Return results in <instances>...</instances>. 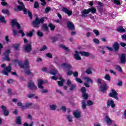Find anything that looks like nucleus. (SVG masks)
Instances as JSON below:
<instances>
[{
    "label": "nucleus",
    "mask_w": 126,
    "mask_h": 126,
    "mask_svg": "<svg viewBox=\"0 0 126 126\" xmlns=\"http://www.w3.org/2000/svg\"><path fill=\"white\" fill-rule=\"evenodd\" d=\"M11 26L13 28L14 26H16L18 29H21V26L19 24L18 22H16V19L12 20L11 21Z\"/></svg>",
    "instance_id": "9b49d317"
},
{
    "label": "nucleus",
    "mask_w": 126,
    "mask_h": 126,
    "mask_svg": "<svg viewBox=\"0 0 126 126\" xmlns=\"http://www.w3.org/2000/svg\"><path fill=\"white\" fill-rule=\"evenodd\" d=\"M48 48L47 47V46L44 45L43 46V47L40 49V52H42L43 51H45V50H47Z\"/></svg>",
    "instance_id": "052dcab7"
},
{
    "label": "nucleus",
    "mask_w": 126,
    "mask_h": 126,
    "mask_svg": "<svg viewBox=\"0 0 126 126\" xmlns=\"http://www.w3.org/2000/svg\"><path fill=\"white\" fill-rule=\"evenodd\" d=\"M86 91H87L86 88H85V87L81 88V92L82 94H84L86 93Z\"/></svg>",
    "instance_id": "79ce46f5"
},
{
    "label": "nucleus",
    "mask_w": 126,
    "mask_h": 126,
    "mask_svg": "<svg viewBox=\"0 0 126 126\" xmlns=\"http://www.w3.org/2000/svg\"><path fill=\"white\" fill-rule=\"evenodd\" d=\"M27 86L29 89H30V90H32V91H35L36 89H37V86H36L35 83L33 82L28 83Z\"/></svg>",
    "instance_id": "39448f33"
},
{
    "label": "nucleus",
    "mask_w": 126,
    "mask_h": 126,
    "mask_svg": "<svg viewBox=\"0 0 126 126\" xmlns=\"http://www.w3.org/2000/svg\"><path fill=\"white\" fill-rule=\"evenodd\" d=\"M48 27L50 28L51 31H54V30H55V28H56V26H55V25H53L51 23L49 24Z\"/></svg>",
    "instance_id": "c85d7f7f"
},
{
    "label": "nucleus",
    "mask_w": 126,
    "mask_h": 126,
    "mask_svg": "<svg viewBox=\"0 0 126 126\" xmlns=\"http://www.w3.org/2000/svg\"><path fill=\"white\" fill-rule=\"evenodd\" d=\"M82 94V97L85 100H87V99H88L89 95L88 94L85 93Z\"/></svg>",
    "instance_id": "a18cd8bd"
},
{
    "label": "nucleus",
    "mask_w": 126,
    "mask_h": 126,
    "mask_svg": "<svg viewBox=\"0 0 126 126\" xmlns=\"http://www.w3.org/2000/svg\"><path fill=\"white\" fill-rule=\"evenodd\" d=\"M50 74L52 75H56L58 73V71L55 69H52V71L50 72Z\"/></svg>",
    "instance_id": "c9c22d12"
},
{
    "label": "nucleus",
    "mask_w": 126,
    "mask_h": 126,
    "mask_svg": "<svg viewBox=\"0 0 126 126\" xmlns=\"http://www.w3.org/2000/svg\"><path fill=\"white\" fill-rule=\"evenodd\" d=\"M112 2H114L115 4H116V5H121V4H122L120 0H112Z\"/></svg>",
    "instance_id": "2f4dec72"
},
{
    "label": "nucleus",
    "mask_w": 126,
    "mask_h": 126,
    "mask_svg": "<svg viewBox=\"0 0 126 126\" xmlns=\"http://www.w3.org/2000/svg\"><path fill=\"white\" fill-rule=\"evenodd\" d=\"M37 82H38V88L39 89H41V90H43V89H44V86H43V84L44 83V80L42 79H38Z\"/></svg>",
    "instance_id": "ddd939ff"
},
{
    "label": "nucleus",
    "mask_w": 126,
    "mask_h": 126,
    "mask_svg": "<svg viewBox=\"0 0 126 126\" xmlns=\"http://www.w3.org/2000/svg\"><path fill=\"white\" fill-rule=\"evenodd\" d=\"M75 80L76 81H77V82H78V83H83V81H82V80H81V79L79 78H76Z\"/></svg>",
    "instance_id": "5fc2aeb1"
},
{
    "label": "nucleus",
    "mask_w": 126,
    "mask_h": 126,
    "mask_svg": "<svg viewBox=\"0 0 126 126\" xmlns=\"http://www.w3.org/2000/svg\"><path fill=\"white\" fill-rule=\"evenodd\" d=\"M59 40V37L57 36H55L52 38V42L53 43H55V42H57Z\"/></svg>",
    "instance_id": "6e6d98bb"
},
{
    "label": "nucleus",
    "mask_w": 126,
    "mask_h": 126,
    "mask_svg": "<svg viewBox=\"0 0 126 126\" xmlns=\"http://www.w3.org/2000/svg\"><path fill=\"white\" fill-rule=\"evenodd\" d=\"M85 80H86L87 82H91V83H93V80L91 79L88 77H86L84 78Z\"/></svg>",
    "instance_id": "f704fd0d"
},
{
    "label": "nucleus",
    "mask_w": 126,
    "mask_h": 126,
    "mask_svg": "<svg viewBox=\"0 0 126 126\" xmlns=\"http://www.w3.org/2000/svg\"><path fill=\"white\" fill-rule=\"evenodd\" d=\"M28 13L29 17L30 18V19H32L33 18V15H32V12H31L30 10H28Z\"/></svg>",
    "instance_id": "8fccbe9b"
},
{
    "label": "nucleus",
    "mask_w": 126,
    "mask_h": 126,
    "mask_svg": "<svg viewBox=\"0 0 126 126\" xmlns=\"http://www.w3.org/2000/svg\"><path fill=\"white\" fill-rule=\"evenodd\" d=\"M61 66H62V68L64 69V70L68 71L67 72V76L69 75H71V74H73V72L70 70V69L72 68V66H71V65H70L68 63H62Z\"/></svg>",
    "instance_id": "7ed1b4c3"
},
{
    "label": "nucleus",
    "mask_w": 126,
    "mask_h": 126,
    "mask_svg": "<svg viewBox=\"0 0 126 126\" xmlns=\"http://www.w3.org/2000/svg\"><path fill=\"white\" fill-rule=\"evenodd\" d=\"M33 104L31 102H26L25 105L23 106V110H25V109H29L32 106Z\"/></svg>",
    "instance_id": "412c9836"
},
{
    "label": "nucleus",
    "mask_w": 126,
    "mask_h": 126,
    "mask_svg": "<svg viewBox=\"0 0 126 126\" xmlns=\"http://www.w3.org/2000/svg\"><path fill=\"white\" fill-rule=\"evenodd\" d=\"M50 108L51 110H52V111H55V110H56V109H57V105H56L55 104H52L50 106Z\"/></svg>",
    "instance_id": "c03bdc74"
},
{
    "label": "nucleus",
    "mask_w": 126,
    "mask_h": 126,
    "mask_svg": "<svg viewBox=\"0 0 126 126\" xmlns=\"http://www.w3.org/2000/svg\"><path fill=\"white\" fill-rule=\"evenodd\" d=\"M110 107H111V108H113L116 107L115 102H114V100H113V99H108L107 102V108H110Z\"/></svg>",
    "instance_id": "1a4fd4ad"
},
{
    "label": "nucleus",
    "mask_w": 126,
    "mask_h": 126,
    "mask_svg": "<svg viewBox=\"0 0 126 126\" xmlns=\"http://www.w3.org/2000/svg\"><path fill=\"white\" fill-rule=\"evenodd\" d=\"M116 69L119 71V72H123V69L121 67V66L118 65L116 67Z\"/></svg>",
    "instance_id": "ea45409f"
},
{
    "label": "nucleus",
    "mask_w": 126,
    "mask_h": 126,
    "mask_svg": "<svg viewBox=\"0 0 126 126\" xmlns=\"http://www.w3.org/2000/svg\"><path fill=\"white\" fill-rule=\"evenodd\" d=\"M59 80L60 81L58 82L59 86H63V83L64 82V79L63 78V77H62V75L60 76Z\"/></svg>",
    "instance_id": "aec40b11"
},
{
    "label": "nucleus",
    "mask_w": 126,
    "mask_h": 126,
    "mask_svg": "<svg viewBox=\"0 0 126 126\" xmlns=\"http://www.w3.org/2000/svg\"><path fill=\"white\" fill-rule=\"evenodd\" d=\"M62 10L65 13H66L68 15V16H70L72 15V11H70L67 9L66 7H63L62 8Z\"/></svg>",
    "instance_id": "4468645a"
},
{
    "label": "nucleus",
    "mask_w": 126,
    "mask_h": 126,
    "mask_svg": "<svg viewBox=\"0 0 126 126\" xmlns=\"http://www.w3.org/2000/svg\"><path fill=\"white\" fill-rule=\"evenodd\" d=\"M18 3L19 4H20V5L17 6V9L18 10H19V11H21V10H23V8L25 7V6L24 5L23 2H21L19 0H18Z\"/></svg>",
    "instance_id": "dca6fc26"
},
{
    "label": "nucleus",
    "mask_w": 126,
    "mask_h": 126,
    "mask_svg": "<svg viewBox=\"0 0 126 126\" xmlns=\"http://www.w3.org/2000/svg\"><path fill=\"white\" fill-rule=\"evenodd\" d=\"M51 10V7H47L45 8V13H49V11Z\"/></svg>",
    "instance_id": "69168bd1"
},
{
    "label": "nucleus",
    "mask_w": 126,
    "mask_h": 126,
    "mask_svg": "<svg viewBox=\"0 0 126 126\" xmlns=\"http://www.w3.org/2000/svg\"><path fill=\"white\" fill-rule=\"evenodd\" d=\"M118 95L119 94L116 92V90L114 89H112L111 92L109 94V97L112 98H115L116 100H119V97H118Z\"/></svg>",
    "instance_id": "20e7f679"
},
{
    "label": "nucleus",
    "mask_w": 126,
    "mask_h": 126,
    "mask_svg": "<svg viewBox=\"0 0 126 126\" xmlns=\"http://www.w3.org/2000/svg\"><path fill=\"white\" fill-rule=\"evenodd\" d=\"M1 109L3 112V114L5 117H7L9 115V111L7 110V108L4 105L1 106Z\"/></svg>",
    "instance_id": "9d476101"
},
{
    "label": "nucleus",
    "mask_w": 126,
    "mask_h": 126,
    "mask_svg": "<svg viewBox=\"0 0 126 126\" xmlns=\"http://www.w3.org/2000/svg\"><path fill=\"white\" fill-rule=\"evenodd\" d=\"M60 48H62V49H63V50H65L66 52H69V49H68V47L63 45V44H60L59 45Z\"/></svg>",
    "instance_id": "cd10ccee"
},
{
    "label": "nucleus",
    "mask_w": 126,
    "mask_h": 126,
    "mask_svg": "<svg viewBox=\"0 0 126 126\" xmlns=\"http://www.w3.org/2000/svg\"><path fill=\"white\" fill-rule=\"evenodd\" d=\"M25 50L27 53H30L32 51V44L31 43H28L25 45Z\"/></svg>",
    "instance_id": "f8f14e48"
},
{
    "label": "nucleus",
    "mask_w": 126,
    "mask_h": 126,
    "mask_svg": "<svg viewBox=\"0 0 126 126\" xmlns=\"http://www.w3.org/2000/svg\"><path fill=\"white\" fill-rule=\"evenodd\" d=\"M107 90H108L107 84L105 83H102V84L99 87V91H100V92H103V93H106V91H107Z\"/></svg>",
    "instance_id": "423d86ee"
},
{
    "label": "nucleus",
    "mask_w": 126,
    "mask_h": 126,
    "mask_svg": "<svg viewBox=\"0 0 126 126\" xmlns=\"http://www.w3.org/2000/svg\"><path fill=\"white\" fill-rule=\"evenodd\" d=\"M66 85L69 87H70L71 86V81H70V80L69 79L67 80Z\"/></svg>",
    "instance_id": "680f3d73"
},
{
    "label": "nucleus",
    "mask_w": 126,
    "mask_h": 126,
    "mask_svg": "<svg viewBox=\"0 0 126 126\" xmlns=\"http://www.w3.org/2000/svg\"><path fill=\"white\" fill-rule=\"evenodd\" d=\"M73 115L75 118L78 119V118H80V112L78 111H75L73 113Z\"/></svg>",
    "instance_id": "7c9ffc66"
},
{
    "label": "nucleus",
    "mask_w": 126,
    "mask_h": 126,
    "mask_svg": "<svg viewBox=\"0 0 126 126\" xmlns=\"http://www.w3.org/2000/svg\"><path fill=\"white\" fill-rule=\"evenodd\" d=\"M121 63H126V54H123L119 57Z\"/></svg>",
    "instance_id": "6ab92c4d"
},
{
    "label": "nucleus",
    "mask_w": 126,
    "mask_h": 126,
    "mask_svg": "<svg viewBox=\"0 0 126 126\" xmlns=\"http://www.w3.org/2000/svg\"><path fill=\"white\" fill-rule=\"evenodd\" d=\"M12 69L11 65L10 64L8 66L5 67L3 70V73L5 75H8V73L11 72Z\"/></svg>",
    "instance_id": "6e6552de"
},
{
    "label": "nucleus",
    "mask_w": 126,
    "mask_h": 126,
    "mask_svg": "<svg viewBox=\"0 0 126 126\" xmlns=\"http://www.w3.org/2000/svg\"><path fill=\"white\" fill-rule=\"evenodd\" d=\"M73 76L74 77H76V78H77L78 77V72L75 71L74 73H73Z\"/></svg>",
    "instance_id": "0e129e2a"
},
{
    "label": "nucleus",
    "mask_w": 126,
    "mask_h": 126,
    "mask_svg": "<svg viewBox=\"0 0 126 126\" xmlns=\"http://www.w3.org/2000/svg\"><path fill=\"white\" fill-rule=\"evenodd\" d=\"M39 7V3H38V1H35L34 5V8H38Z\"/></svg>",
    "instance_id": "13d9d810"
},
{
    "label": "nucleus",
    "mask_w": 126,
    "mask_h": 126,
    "mask_svg": "<svg viewBox=\"0 0 126 126\" xmlns=\"http://www.w3.org/2000/svg\"><path fill=\"white\" fill-rule=\"evenodd\" d=\"M20 47V45L19 43L14 44L12 45V48L15 50V51H19V48Z\"/></svg>",
    "instance_id": "a878e982"
},
{
    "label": "nucleus",
    "mask_w": 126,
    "mask_h": 126,
    "mask_svg": "<svg viewBox=\"0 0 126 126\" xmlns=\"http://www.w3.org/2000/svg\"><path fill=\"white\" fill-rule=\"evenodd\" d=\"M67 119L70 123H72V117H71V115H67Z\"/></svg>",
    "instance_id": "603ef678"
},
{
    "label": "nucleus",
    "mask_w": 126,
    "mask_h": 126,
    "mask_svg": "<svg viewBox=\"0 0 126 126\" xmlns=\"http://www.w3.org/2000/svg\"><path fill=\"white\" fill-rule=\"evenodd\" d=\"M117 31L119 33H125L126 31V29H124L123 27L121 26L117 28Z\"/></svg>",
    "instance_id": "393cba45"
},
{
    "label": "nucleus",
    "mask_w": 126,
    "mask_h": 126,
    "mask_svg": "<svg viewBox=\"0 0 126 126\" xmlns=\"http://www.w3.org/2000/svg\"><path fill=\"white\" fill-rule=\"evenodd\" d=\"M90 13L89 10L88 9H84L82 11V17H86L87 16V14Z\"/></svg>",
    "instance_id": "4be33fe9"
},
{
    "label": "nucleus",
    "mask_w": 126,
    "mask_h": 126,
    "mask_svg": "<svg viewBox=\"0 0 126 126\" xmlns=\"http://www.w3.org/2000/svg\"><path fill=\"white\" fill-rule=\"evenodd\" d=\"M80 54L81 56H82L83 57H87V58H88V57H89V56H90V53H89V52H87L85 51H80Z\"/></svg>",
    "instance_id": "b1692460"
},
{
    "label": "nucleus",
    "mask_w": 126,
    "mask_h": 126,
    "mask_svg": "<svg viewBox=\"0 0 126 126\" xmlns=\"http://www.w3.org/2000/svg\"><path fill=\"white\" fill-rule=\"evenodd\" d=\"M42 28L45 30V31H49V28L47 24H44L42 25Z\"/></svg>",
    "instance_id": "4c0bfd02"
},
{
    "label": "nucleus",
    "mask_w": 126,
    "mask_h": 126,
    "mask_svg": "<svg viewBox=\"0 0 126 126\" xmlns=\"http://www.w3.org/2000/svg\"><path fill=\"white\" fill-rule=\"evenodd\" d=\"M104 120L107 125H112L113 121H112V120L110 119V117H109V116H106Z\"/></svg>",
    "instance_id": "5701e85b"
},
{
    "label": "nucleus",
    "mask_w": 126,
    "mask_h": 126,
    "mask_svg": "<svg viewBox=\"0 0 126 126\" xmlns=\"http://www.w3.org/2000/svg\"><path fill=\"white\" fill-rule=\"evenodd\" d=\"M37 35L38 37H43V36H44V33H43L42 32L38 31H37Z\"/></svg>",
    "instance_id": "49530a36"
},
{
    "label": "nucleus",
    "mask_w": 126,
    "mask_h": 126,
    "mask_svg": "<svg viewBox=\"0 0 126 126\" xmlns=\"http://www.w3.org/2000/svg\"><path fill=\"white\" fill-rule=\"evenodd\" d=\"M74 58L77 61H81V57L79 56V53L77 51H75V54L74 55Z\"/></svg>",
    "instance_id": "a211bd4d"
},
{
    "label": "nucleus",
    "mask_w": 126,
    "mask_h": 126,
    "mask_svg": "<svg viewBox=\"0 0 126 126\" xmlns=\"http://www.w3.org/2000/svg\"><path fill=\"white\" fill-rule=\"evenodd\" d=\"M35 17L36 18H35L34 20L32 22V25L34 28H39V27H40V24H43V23L45 22V18L43 17L39 19L37 15H35Z\"/></svg>",
    "instance_id": "f03ea898"
},
{
    "label": "nucleus",
    "mask_w": 126,
    "mask_h": 126,
    "mask_svg": "<svg viewBox=\"0 0 126 126\" xmlns=\"http://www.w3.org/2000/svg\"><path fill=\"white\" fill-rule=\"evenodd\" d=\"M88 10L90 13L92 12V13H93V14L96 13V10L94 7H92V8H89Z\"/></svg>",
    "instance_id": "473e14b6"
},
{
    "label": "nucleus",
    "mask_w": 126,
    "mask_h": 126,
    "mask_svg": "<svg viewBox=\"0 0 126 126\" xmlns=\"http://www.w3.org/2000/svg\"><path fill=\"white\" fill-rule=\"evenodd\" d=\"M16 123L17 125H21V118L20 117V116H18L16 118Z\"/></svg>",
    "instance_id": "c756f323"
},
{
    "label": "nucleus",
    "mask_w": 126,
    "mask_h": 126,
    "mask_svg": "<svg viewBox=\"0 0 126 126\" xmlns=\"http://www.w3.org/2000/svg\"><path fill=\"white\" fill-rule=\"evenodd\" d=\"M46 56L47 58H49V59H53V55L51 53H47Z\"/></svg>",
    "instance_id": "bf43d9fd"
},
{
    "label": "nucleus",
    "mask_w": 126,
    "mask_h": 126,
    "mask_svg": "<svg viewBox=\"0 0 126 126\" xmlns=\"http://www.w3.org/2000/svg\"><path fill=\"white\" fill-rule=\"evenodd\" d=\"M87 104L88 106H92L93 104H94V102H93L92 101L89 100L87 102Z\"/></svg>",
    "instance_id": "3c124183"
},
{
    "label": "nucleus",
    "mask_w": 126,
    "mask_h": 126,
    "mask_svg": "<svg viewBox=\"0 0 126 126\" xmlns=\"http://www.w3.org/2000/svg\"><path fill=\"white\" fill-rule=\"evenodd\" d=\"M2 12L3 14H7V15H9V11L7 9H2Z\"/></svg>",
    "instance_id": "e433bc0d"
},
{
    "label": "nucleus",
    "mask_w": 126,
    "mask_h": 126,
    "mask_svg": "<svg viewBox=\"0 0 126 126\" xmlns=\"http://www.w3.org/2000/svg\"><path fill=\"white\" fill-rule=\"evenodd\" d=\"M70 88V91H73L76 88V85L71 84Z\"/></svg>",
    "instance_id": "58836bf2"
},
{
    "label": "nucleus",
    "mask_w": 126,
    "mask_h": 126,
    "mask_svg": "<svg viewBox=\"0 0 126 126\" xmlns=\"http://www.w3.org/2000/svg\"><path fill=\"white\" fill-rule=\"evenodd\" d=\"M14 63H18L19 66H20L21 68L25 69L24 72L28 75L32 74L31 71H30V65L29 63V61L28 59H26L24 62V63H21V61H18V59H14L12 61Z\"/></svg>",
    "instance_id": "f257e3e1"
},
{
    "label": "nucleus",
    "mask_w": 126,
    "mask_h": 126,
    "mask_svg": "<svg viewBox=\"0 0 126 126\" xmlns=\"http://www.w3.org/2000/svg\"><path fill=\"white\" fill-rule=\"evenodd\" d=\"M104 78L105 79H106V80H108V81H111V76H110V75L108 74L105 75Z\"/></svg>",
    "instance_id": "37998d69"
},
{
    "label": "nucleus",
    "mask_w": 126,
    "mask_h": 126,
    "mask_svg": "<svg viewBox=\"0 0 126 126\" xmlns=\"http://www.w3.org/2000/svg\"><path fill=\"white\" fill-rule=\"evenodd\" d=\"M14 81V80H13V79H9V80H8L7 81V82L8 84H10V83H12V82H13Z\"/></svg>",
    "instance_id": "338daca9"
},
{
    "label": "nucleus",
    "mask_w": 126,
    "mask_h": 126,
    "mask_svg": "<svg viewBox=\"0 0 126 126\" xmlns=\"http://www.w3.org/2000/svg\"><path fill=\"white\" fill-rule=\"evenodd\" d=\"M94 43H95V44H97L98 45H99V44H100V41H99V40L97 38H94Z\"/></svg>",
    "instance_id": "e2e57ef3"
},
{
    "label": "nucleus",
    "mask_w": 126,
    "mask_h": 126,
    "mask_svg": "<svg viewBox=\"0 0 126 126\" xmlns=\"http://www.w3.org/2000/svg\"><path fill=\"white\" fill-rule=\"evenodd\" d=\"M86 73H87V74H91L92 73V71H91V68L90 67H89V68L86 69Z\"/></svg>",
    "instance_id": "de8ad7c7"
},
{
    "label": "nucleus",
    "mask_w": 126,
    "mask_h": 126,
    "mask_svg": "<svg viewBox=\"0 0 126 126\" xmlns=\"http://www.w3.org/2000/svg\"><path fill=\"white\" fill-rule=\"evenodd\" d=\"M17 105L18 107H22V109H23V106H24V105H22V103L21 102H18L17 103Z\"/></svg>",
    "instance_id": "774afa93"
},
{
    "label": "nucleus",
    "mask_w": 126,
    "mask_h": 126,
    "mask_svg": "<svg viewBox=\"0 0 126 126\" xmlns=\"http://www.w3.org/2000/svg\"><path fill=\"white\" fill-rule=\"evenodd\" d=\"M9 54H10V50L7 49L3 53L5 57L4 58V61L6 62H9L10 61V58H9Z\"/></svg>",
    "instance_id": "0eeeda50"
},
{
    "label": "nucleus",
    "mask_w": 126,
    "mask_h": 126,
    "mask_svg": "<svg viewBox=\"0 0 126 126\" xmlns=\"http://www.w3.org/2000/svg\"><path fill=\"white\" fill-rule=\"evenodd\" d=\"M81 104L83 110H85V109H86V106H87L86 104V101H85V100H83L82 101Z\"/></svg>",
    "instance_id": "bb28decb"
},
{
    "label": "nucleus",
    "mask_w": 126,
    "mask_h": 126,
    "mask_svg": "<svg viewBox=\"0 0 126 126\" xmlns=\"http://www.w3.org/2000/svg\"><path fill=\"white\" fill-rule=\"evenodd\" d=\"M35 94H29L27 95V97L28 98H29L30 99H31V98H33V97H34Z\"/></svg>",
    "instance_id": "864d4df0"
},
{
    "label": "nucleus",
    "mask_w": 126,
    "mask_h": 126,
    "mask_svg": "<svg viewBox=\"0 0 126 126\" xmlns=\"http://www.w3.org/2000/svg\"><path fill=\"white\" fill-rule=\"evenodd\" d=\"M41 2V5H43V6H45L47 4V2L45 1V0H40Z\"/></svg>",
    "instance_id": "4d7b16f0"
},
{
    "label": "nucleus",
    "mask_w": 126,
    "mask_h": 126,
    "mask_svg": "<svg viewBox=\"0 0 126 126\" xmlns=\"http://www.w3.org/2000/svg\"><path fill=\"white\" fill-rule=\"evenodd\" d=\"M67 27H68V28L71 31H73L74 30H75L74 25L71 22H67Z\"/></svg>",
    "instance_id": "2eb2a0df"
},
{
    "label": "nucleus",
    "mask_w": 126,
    "mask_h": 126,
    "mask_svg": "<svg viewBox=\"0 0 126 126\" xmlns=\"http://www.w3.org/2000/svg\"><path fill=\"white\" fill-rule=\"evenodd\" d=\"M112 47L115 52H119V50H120V44L118 42H114Z\"/></svg>",
    "instance_id": "f3484780"
},
{
    "label": "nucleus",
    "mask_w": 126,
    "mask_h": 126,
    "mask_svg": "<svg viewBox=\"0 0 126 126\" xmlns=\"http://www.w3.org/2000/svg\"><path fill=\"white\" fill-rule=\"evenodd\" d=\"M0 22H1V23H5L6 22L5 21V19H4V17L0 16Z\"/></svg>",
    "instance_id": "a19ab883"
},
{
    "label": "nucleus",
    "mask_w": 126,
    "mask_h": 126,
    "mask_svg": "<svg viewBox=\"0 0 126 126\" xmlns=\"http://www.w3.org/2000/svg\"><path fill=\"white\" fill-rule=\"evenodd\" d=\"M34 32H35V31L34 30H32V31H30L27 34V36H28V37H32V36H33V33H34Z\"/></svg>",
    "instance_id": "72a5a7b5"
},
{
    "label": "nucleus",
    "mask_w": 126,
    "mask_h": 126,
    "mask_svg": "<svg viewBox=\"0 0 126 126\" xmlns=\"http://www.w3.org/2000/svg\"><path fill=\"white\" fill-rule=\"evenodd\" d=\"M93 32L96 36H99L100 35V32L97 30H94Z\"/></svg>",
    "instance_id": "09e8293b"
}]
</instances>
